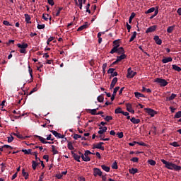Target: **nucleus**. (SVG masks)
<instances>
[{
	"instance_id": "1",
	"label": "nucleus",
	"mask_w": 181,
	"mask_h": 181,
	"mask_svg": "<svg viewBox=\"0 0 181 181\" xmlns=\"http://www.w3.org/2000/svg\"><path fill=\"white\" fill-rule=\"evenodd\" d=\"M161 162L163 163V165H165V168L170 170H181L180 165H177L176 164H173V163L166 161L165 159H162Z\"/></svg>"
},
{
	"instance_id": "2",
	"label": "nucleus",
	"mask_w": 181,
	"mask_h": 181,
	"mask_svg": "<svg viewBox=\"0 0 181 181\" xmlns=\"http://www.w3.org/2000/svg\"><path fill=\"white\" fill-rule=\"evenodd\" d=\"M154 83H158L160 86V87H166V85L168 84V81L163 78H157Z\"/></svg>"
},
{
	"instance_id": "3",
	"label": "nucleus",
	"mask_w": 181,
	"mask_h": 181,
	"mask_svg": "<svg viewBox=\"0 0 181 181\" xmlns=\"http://www.w3.org/2000/svg\"><path fill=\"white\" fill-rule=\"evenodd\" d=\"M113 45H115V46L113 47V48L111 49L110 52L111 54H114V53L117 52V49L119 47V40H116L113 41Z\"/></svg>"
},
{
	"instance_id": "4",
	"label": "nucleus",
	"mask_w": 181,
	"mask_h": 181,
	"mask_svg": "<svg viewBox=\"0 0 181 181\" xmlns=\"http://www.w3.org/2000/svg\"><path fill=\"white\" fill-rule=\"evenodd\" d=\"M136 74V72H134V71H132L131 68H129L127 69V78H134Z\"/></svg>"
},
{
	"instance_id": "5",
	"label": "nucleus",
	"mask_w": 181,
	"mask_h": 181,
	"mask_svg": "<svg viewBox=\"0 0 181 181\" xmlns=\"http://www.w3.org/2000/svg\"><path fill=\"white\" fill-rule=\"evenodd\" d=\"M103 145H104V142L93 144V149H100L101 151H104L105 148L103 146Z\"/></svg>"
},
{
	"instance_id": "6",
	"label": "nucleus",
	"mask_w": 181,
	"mask_h": 181,
	"mask_svg": "<svg viewBox=\"0 0 181 181\" xmlns=\"http://www.w3.org/2000/svg\"><path fill=\"white\" fill-rule=\"evenodd\" d=\"M93 176H103V172L101 171V170H100V168H95L93 169Z\"/></svg>"
},
{
	"instance_id": "7",
	"label": "nucleus",
	"mask_w": 181,
	"mask_h": 181,
	"mask_svg": "<svg viewBox=\"0 0 181 181\" xmlns=\"http://www.w3.org/2000/svg\"><path fill=\"white\" fill-rule=\"evenodd\" d=\"M145 110H146L147 114L151 117H155V115H156V111H155L153 109L146 108Z\"/></svg>"
},
{
	"instance_id": "8",
	"label": "nucleus",
	"mask_w": 181,
	"mask_h": 181,
	"mask_svg": "<svg viewBox=\"0 0 181 181\" xmlns=\"http://www.w3.org/2000/svg\"><path fill=\"white\" fill-rule=\"evenodd\" d=\"M80 155H81V158H82V160L84 162H90V160H91V158H90V157L87 155H86L85 153L83 154L81 152H79Z\"/></svg>"
},
{
	"instance_id": "9",
	"label": "nucleus",
	"mask_w": 181,
	"mask_h": 181,
	"mask_svg": "<svg viewBox=\"0 0 181 181\" xmlns=\"http://www.w3.org/2000/svg\"><path fill=\"white\" fill-rule=\"evenodd\" d=\"M52 134L56 137V138H59L61 139H63L64 138V135L58 133L57 131L52 130Z\"/></svg>"
},
{
	"instance_id": "10",
	"label": "nucleus",
	"mask_w": 181,
	"mask_h": 181,
	"mask_svg": "<svg viewBox=\"0 0 181 181\" xmlns=\"http://www.w3.org/2000/svg\"><path fill=\"white\" fill-rule=\"evenodd\" d=\"M126 107H127V110L129 112H131L132 114H135V110H134L132 109V105H131L130 103H127L126 105Z\"/></svg>"
},
{
	"instance_id": "11",
	"label": "nucleus",
	"mask_w": 181,
	"mask_h": 181,
	"mask_svg": "<svg viewBox=\"0 0 181 181\" xmlns=\"http://www.w3.org/2000/svg\"><path fill=\"white\" fill-rule=\"evenodd\" d=\"M99 131L98 132V134H99V135H103V134L107 132V127H99Z\"/></svg>"
},
{
	"instance_id": "12",
	"label": "nucleus",
	"mask_w": 181,
	"mask_h": 181,
	"mask_svg": "<svg viewBox=\"0 0 181 181\" xmlns=\"http://www.w3.org/2000/svg\"><path fill=\"white\" fill-rule=\"evenodd\" d=\"M117 81H118V78H117V77H115L112 79L111 84H110V90H112V88H114V87H115V84H117Z\"/></svg>"
},
{
	"instance_id": "13",
	"label": "nucleus",
	"mask_w": 181,
	"mask_h": 181,
	"mask_svg": "<svg viewBox=\"0 0 181 181\" xmlns=\"http://www.w3.org/2000/svg\"><path fill=\"white\" fill-rule=\"evenodd\" d=\"M71 155H72L74 159H75V160H76V162H80V159H81V156L75 153L74 151H71Z\"/></svg>"
},
{
	"instance_id": "14",
	"label": "nucleus",
	"mask_w": 181,
	"mask_h": 181,
	"mask_svg": "<svg viewBox=\"0 0 181 181\" xmlns=\"http://www.w3.org/2000/svg\"><path fill=\"white\" fill-rule=\"evenodd\" d=\"M155 30H156V25H153L147 28L146 33H151L152 32H155Z\"/></svg>"
},
{
	"instance_id": "15",
	"label": "nucleus",
	"mask_w": 181,
	"mask_h": 181,
	"mask_svg": "<svg viewBox=\"0 0 181 181\" xmlns=\"http://www.w3.org/2000/svg\"><path fill=\"white\" fill-rule=\"evenodd\" d=\"M115 53H117L119 54H125V50H124V48L122 47L117 48Z\"/></svg>"
},
{
	"instance_id": "16",
	"label": "nucleus",
	"mask_w": 181,
	"mask_h": 181,
	"mask_svg": "<svg viewBox=\"0 0 181 181\" xmlns=\"http://www.w3.org/2000/svg\"><path fill=\"white\" fill-rule=\"evenodd\" d=\"M87 28H88V23H85V24L80 26L77 30L78 32H81V30H84V29H87Z\"/></svg>"
},
{
	"instance_id": "17",
	"label": "nucleus",
	"mask_w": 181,
	"mask_h": 181,
	"mask_svg": "<svg viewBox=\"0 0 181 181\" xmlns=\"http://www.w3.org/2000/svg\"><path fill=\"white\" fill-rule=\"evenodd\" d=\"M172 60H173V59H172V57H165L164 59H162V63L165 64L166 63H170V62H172Z\"/></svg>"
},
{
	"instance_id": "18",
	"label": "nucleus",
	"mask_w": 181,
	"mask_h": 181,
	"mask_svg": "<svg viewBox=\"0 0 181 181\" xmlns=\"http://www.w3.org/2000/svg\"><path fill=\"white\" fill-rule=\"evenodd\" d=\"M35 138H38L39 141H40V142L42 144H47V141H46V139L40 136H37V135H35L34 136Z\"/></svg>"
},
{
	"instance_id": "19",
	"label": "nucleus",
	"mask_w": 181,
	"mask_h": 181,
	"mask_svg": "<svg viewBox=\"0 0 181 181\" xmlns=\"http://www.w3.org/2000/svg\"><path fill=\"white\" fill-rule=\"evenodd\" d=\"M124 59H127V55L125 54H122L120 56L117 57L116 62H121V60H124Z\"/></svg>"
},
{
	"instance_id": "20",
	"label": "nucleus",
	"mask_w": 181,
	"mask_h": 181,
	"mask_svg": "<svg viewBox=\"0 0 181 181\" xmlns=\"http://www.w3.org/2000/svg\"><path fill=\"white\" fill-rule=\"evenodd\" d=\"M154 40H155L156 45H162V40H160V39L159 38V36L156 35V36L154 37Z\"/></svg>"
},
{
	"instance_id": "21",
	"label": "nucleus",
	"mask_w": 181,
	"mask_h": 181,
	"mask_svg": "<svg viewBox=\"0 0 181 181\" xmlns=\"http://www.w3.org/2000/svg\"><path fill=\"white\" fill-rule=\"evenodd\" d=\"M28 44L26 43H23V44H21V43H18L17 44V47L19 48V49H28Z\"/></svg>"
},
{
	"instance_id": "22",
	"label": "nucleus",
	"mask_w": 181,
	"mask_h": 181,
	"mask_svg": "<svg viewBox=\"0 0 181 181\" xmlns=\"http://www.w3.org/2000/svg\"><path fill=\"white\" fill-rule=\"evenodd\" d=\"M130 121L132 122V124H139V122H141V119H136L135 117H132Z\"/></svg>"
},
{
	"instance_id": "23",
	"label": "nucleus",
	"mask_w": 181,
	"mask_h": 181,
	"mask_svg": "<svg viewBox=\"0 0 181 181\" xmlns=\"http://www.w3.org/2000/svg\"><path fill=\"white\" fill-rule=\"evenodd\" d=\"M172 67H173V70H175V71H178V72L181 71V68L176 64H173Z\"/></svg>"
},
{
	"instance_id": "24",
	"label": "nucleus",
	"mask_w": 181,
	"mask_h": 181,
	"mask_svg": "<svg viewBox=\"0 0 181 181\" xmlns=\"http://www.w3.org/2000/svg\"><path fill=\"white\" fill-rule=\"evenodd\" d=\"M52 146V152L54 155H57L59 153V151H57V148H56V146L54 145L51 146Z\"/></svg>"
},
{
	"instance_id": "25",
	"label": "nucleus",
	"mask_w": 181,
	"mask_h": 181,
	"mask_svg": "<svg viewBox=\"0 0 181 181\" xmlns=\"http://www.w3.org/2000/svg\"><path fill=\"white\" fill-rule=\"evenodd\" d=\"M67 148L68 149H69V151H74V146H73V143L70 141L68 142Z\"/></svg>"
},
{
	"instance_id": "26",
	"label": "nucleus",
	"mask_w": 181,
	"mask_h": 181,
	"mask_svg": "<svg viewBox=\"0 0 181 181\" xmlns=\"http://www.w3.org/2000/svg\"><path fill=\"white\" fill-rule=\"evenodd\" d=\"M129 172L131 175H135V173H138L137 168H132L129 170Z\"/></svg>"
},
{
	"instance_id": "27",
	"label": "nucleus",
	"mask_w": 181,
	"mask_h": 181,
	"mask_svg": "<svg viewBox=\"0 0 181 181\" xmlns=\"http://www.w3.org/2000/svg\"><path fill=\"white\" fill-rule=\"evenodd\" d=\"M25 18V22L27 23H31L30 22V16L29 14H24Z\"/></svg>"
},
{
	"instance_id": "28",
	"label": "nucleus",
	"mask_w": 181,
	"mask_h": 181,
	"mask_svg": "<svg viewBox=\"0 0 181 181\" xmlns=\"http://www.w3.org/2000/svg\"><path fill=\"white\" fill-rule=\"evenodd\" d=\"M97 110H98V108L96 109H90V114H91V115H97Z\"/></svg>"
},
{
	"instance_id": "29",
	"label": "nucleus",
	"mask_w": 181,
	"mask_h": 181,
	"mask_svg": "<svg viewBox=\"0 0 181 181\" xmlns=\"http://www.w3.org/2000/svg\"><path fill=\"white\" fill-rule=\"evenodd\" d=\"M22 175H23V176L25 177V179H28V177H29V174H28V173H26V172L25 171V169H23V170H22Z\"/></svg>"
},
{
	"instance_id": "30",
	"label": "nucleus",
	"mask_w": 181,
	"mask_h": 181,
	"mask_svg": "<svg viewBox=\"0 0 181 181\" xmlns=\"http://www.w3.org/2000/svg\"><path fill=\"white\" fill-rule=\"evenodd\" d=\"M101 168L105 172H110V167L106 166L105 165H102Z\"/></svg>"
},
{
	"instance_id": "31",
	"label": "nucleus",
	"mask_w": 181,
	"mask_h": 181,
	"mask_svg": "<svg viewBox=\"0 0 181 181\" xmlns=\"http://www.w3.org/2000/svg\"><path fill=\"white\" fill-rule=\"evenodd\" d=\"M155 11H156V10H155V8H154V7H152V8H149L148 10H147V11L145 12V13H146V14L152 13V12H155Z\"/></svg>"
},
{
	"instance_id": "32",
	"label": "nucleus",
	"mask_w": 181,
	"mask_h": 181,
	"mask_svg": "<svg viewBox=\"0 0 181 181\" xmlns=\"http://www.w3.org/2000/svg\"><path fill=\"white\" fill-rule=\"evenodd\" d=\"M37 165H39L36 161L33 160L32 164V168L33 170H36V168H37Z\"/></svg>"
},
{
	"instance_id": "33",
	"label": "nucleus",
	"mask_w": 181,
	"mask_h": 181,
	"mask_svg": "<svg viewBox=\"0 0 181 181\" xmlns=\"http://www.w3.org/2000/svg\"><path fill=\"white\" fill-rule=\"evenodd\" d=\"M135 37H136V31H134L133 33V35H132V37H131V38L129 40V42H133V40H135Z\"/></svg>"
},
{
	"instance_id": "34",
	"label": "nucleus",
	"mask_w": 181,
	"mask_h": 181,
	"mask_svg": "<svg viewBox=\"0 0 181 181\" xmlns=\"http://www.w3.org/2000/svg\"><path fill=\"white\" fill-rule=\"evenodd\" d=\"M173 29H175V26H169L167 29L168 33H172V32H173Z\"/></svg>"
},
{
	"instance_id": "35",
	"label": "nucleus",
	"mask_w": 181,
	"mask_h": 181,
	"mask_svg": "<svg viewBox=\"0 0 181 181\" xmlns=\"http://www.w3.org/2000/svg\"><path fill=\"white\" fill-rule=\"evenodd\" d=\"M97 100H98V101L99 103H103V101H104V96L103 95H99L98 97Z\"/></svg>"
},
{
	"instance_id": "36",
	"label": "nucleus",
	"mask_w": 181,
	"mask_h": 181,
	"mask_svg": "<svg viewBox=\"0 0 181 181\" xmlns=\"http://www.w3.org/2000/svg\"><path fill=\"white\" fill-rule=\"evenodd\" d=\"M148 163H149V165L151 166H155L156 165V162L153 160H148Z\"/></svg>"
},
{
	"instance_id": "37",
	"label": "nucleus",
	"mask_w": 181,
	"mask_h": 181,
	"mask_svg": "<svg viewBox=\"0 0 181 181\" xmlns=\"http://www.w3.org/2000/svg\"><path fill=\"white\" fill-rule=\"evenodd\" d=\"M170 145H171V146H174L175 148L180 146L177 141H173V143H170Z\"/></svg>"
},
{
	"instance_id": "38",
	"label": "nucleus",
	"mask_w": 181,
	"mask_h": 181,
	"mask_svg": "<svg viewBox=\"0 0 181 181\" xmlns=\"http://www.w3.org/2000/svg\"><path fill=\"white\" fill-rule=\"evenodd\" d=\"M22 152H23L25 153V155H30V152H32L31 149H28V150H22Z\"/></svg>"
},
{
	"instance_id": "39",
	"label": "nucleus",
	"mask_w": 181,
	"mask_h": 181,
	"mask_svg": "<svg viewBox=\"0 0 181 181\" xmlns=\"http://www.w3.org/2000/svg\"><path fill=\"white\" fill-rule=\"evenodd\" d=\"M118 90H119V86L115 87V88H114L112 95H117V93H118Z\"/></svg>"
},
{
	"instance_id": "40",
	"label": "nucleus",
	"mask_w": 181,
	"mask_h": 181,
	"mask_svg": "<svg viewBox=\"0 0 181 181\" xmlns=\"http://www.w3.org/2000/svg\"><path fill=\"white\" fill-rule=\"evenodd\" d=\"M159 13V10L157 8L155 12H154V14L152 15L151 17H150V19H153L155 18V16H156V15H158V13Z\"/></svg>"
},
{
	"instance_id": "41",
	"label": "nucleus",
	"mask_w": 181,
	"mask_h": 181,
	"mask_svg": "<svg viewBox=\"0 0 181 181\" xmlns=\"http://www.w3.org/2000/svg\"><path fill=\"white\" fill-rule=\"evenodd\" d=\"M105 121H107V122H110V121H112V116H106L105 117Z\"/></svg>"
},
{
	"instance_id": "42",
	"label": "nucleus",
	"mask_w": 181,
	"mask_h": 181,
	"mask_svg": "<svg viewBox=\"0 0 181 181\" xmlns=\"http://www.w3.org/2000/svg\"><path fill=\"white\" fill-rule=\"evenodd\" d=\"M145 91H146V93H152V90L149 88H146L145 87H142V92L145 93Z\"/></svg>"
},
{
	"instance_id": "43",
	"label": "nucleus",
	"mask_w": 181,
	"mask_h": 181,
	"mask_svg": "<svg viewBox=\"0 0 181 181\" xmlns=\"http://www.w3.org/2000/svg\"><path fill=\"white\" fill-rule=\"evenodd\" d=\"M175 98H176V94L173 93V94L168 98V100H169V101H172V100H175Z\"/></svg>"
},
{
	"instance_id": "44",
	"label": "nucleus",
	"mask_w": 181,
	"mask_h": 181,
	"mask_svg": "<svg viewBox=\"0 0 181 181\" xmlns=\"http://www.w3.org/2000/svg\"><path fill=\"white\" fill-rule=\"evenodd\" d=\"M134 18H135V13H132L130 16L129 19V23H131L132 22V19H134Z\"/></svg>"
},
{
	"instance_id": "45",
	"label": "nucleus",
	"mask_w": 181,
	"mask_h": 181,
	"mask_svg": "<svg viewBox=\"0 0 181 181\" xmlns=\"http://www.w3.org/2000/svg\"><path fill=\"white\" fill-rule=\"evenodd\" d=\"M181 117V112L178 111L177 112L175 113L174 118H180Z\"/></svg>"
},
{
	"instance_id": "46",
	"label": "nucleus",
	"mask_w": 181,
	"mask_h": 181,
	"mask_svg": "<svg viewBox=\"0 0 181 181\" xmlns=\"http://www.w3.org/2000/svg\"><path fill=\"white\" fill-rule=\"evenodd\" d=\"M49 14H42V19L44 21H49Z\"/></svg>"
},
{
	"instance_id": "47",
	"label": "nucleus",
	"mask_w": 181,
	"mask_h": 181,
	"mask_svg": "<svg viewBox=\"0 0 181 181\" xmlns=\"http://www.w3.org/2000/svg\"><path fill=\"white\" fill-rule=\"evenodd\" d=\"M112 169H118V165L117 164L116 161L112 163Z\"/></svg>"
},
{
	"instance_id": "48",
	"label": "nucleus",
	"mask_w": 181,
	"mask_h": 181,
	"mask_svg": "<svg viewBox=\"0 0 181 181\" xmlns=\"http://www.w3.org/2000/svg\"><path fill=\"white\" fill-rule=\"evenodd\" d=\"M3 25H5V26H12V24L9 23L8 21H4Z\"/></svg>"
},
{
	"instance_id": "49",
	"label": "nucleus",
	"mask_w": 181,
	"mask_h": 181,
	"mask_svg": "<svg viewBox=\"0 0 181 181\" xmlns=\"http://www.w3.org/2000/svg\"><path fill=\"white\" fill-rule=\"evenodd\" d=\"M122 110L121 108H117L115 110V114H122Z\"/></svg>"
},
{
	"instance_id": "50",
	"label": "nucleus",
	"mask_w": 181,
	"mask_h": 181,
	"mask_svg": "<svg viewBox=\"0 0 181 181\" xmlns=\"http://www.w3.org/2000/svg\"><path fill=\"white\" fill-rule=\"evenodd\" d=\"M114 71H115V69L114 68H110L107 71V74H112V73H114Z\"/></svg>"
},
{
	"instance_id": "51",
	"label": "nucleus",
	"mask_w": 181,
	"mask_h": 181,
	"mask_svg": "<svg viewBox=\"0 0 181 181\" xmlns=\"http://www.w3.org/2000/svg\"><path fill=\"white\" fill-rule=\"evenodd\" d=\"M21 49L19 50L20 53H22L23 54H26V48H20Z\"/></svg>"
},
{
	"instance_id": "52",
	"label": "nucleus",
	"mask_w": 181,
	"mask_h": 181,
	"mask_svg": "<svg viewBox=\"0 0 181 181\" xmlns=\"http://www.w3.org/2000/svg\"><path fill=\"white\" fill-rule=\"evenodd\" d=\"M45 24H38L37 26V29H45Z\"/></svg>"
},
{
	"instance_id": "53",
	"label": "nucleus",
	"mask_w": 181,
	"mask_h": 181,
	"mask_svg": "<svg viewBox=\"0 0 181 181\" xmlns=\"http://www.w3.org/2000/svg\"><path fill=\"white\" fill-rule=\"evenodd\" d=\"M141 93H139V92H135L134 93V95H135V97H136V98H141Z\"/></svg>"
},
{
	"instance_id": "54",
	"label": "nucleus",
	"mask_w": 181,
	"mask_h": 181,
	"mask_svg": "<svg viewBox=\"0 0 181 181\" xmlns=\"http://www.w3.org/2000/svg\"><path fill=\"white\" fill-rule=\"evenodd\" d=\"M117 135L119 139L124 138V133L122 132L117 133Z\"/></svg>"
},
{
	"instance_id": "55",
	"label": "nucleus",
	"mask_w": 181,
	"mask_h": 181,
	"mask_svg": "<svg viewBox=\"0 0 181 181\" xmlns=\"http://www.w3.org/2000/svg\"><path fill=\"white\" fill-rule=\"evenodd\" d=\"M138 160H139V158H138V157H134L131 159V161L134 163H137Z\"/></svg>"
},
{
	"instance_id": "56",
	"label": "nucleus",
	"mask_w": 181,
	"mask_h": 181,
	"mask_svg": "<svg viewBox=\"0 0 181 181\" xmlns=\"http://www.w3.org/2000/svg\"><path fill=\"white\" fill-rule=\"evenodd\" d=\"M47 141H54V139H52V134H49L47 136Z\"/></svg>"
},
{
	"instance_id": "57",
	"label": "nucleus",
	"mask_w": 181,
	"mask_h": 181,
	"mask_svg": "<svg viewBox=\"0 0 181 181\" xmlns=\"http://www.w3.org/2000/svg\"><path fill=\"white\" fill-rule=\"evenodd\" d=\"M78 138H81V135H79V134H74V139L75 140L78 139Z\"/></svg>"
},
{
	"instance_id": "58",
	"label": "nucleus",
	"mask_w": 181,
	"mask_h": 181,
	"mask_svg": "<svg viewBox=\"0 0 181 181\" xmlns=\"http://www.w3.org/2000/svg\"><path fill=\"white\" fill-rule=\"evenodd\" d=\"M47 2L49 5H51V6H53V5H54V1L53 0H47Z\"/></svg>"
},
{
	"instance_id": "59",
	"label": "nucleus",
	"mask_w": 181,
	"mask_h": 181,
	"mask_svg": "<svg viewBox=\"0 0 181 181\" xmlns=\"http://www.w3.org/2000/svg\"><path fill=\"white\" fill-rule=\"evenodd\" d=\"M62 177H63V175H62V173H58L56 175L57 179H62Z\"/></svg>"
},
{
	"instance_id": "60",
	"label": "nucleus",
	"mask_w": 181,
	"mask_h": 181,
	"mask_svg": "<svg viewBox=\"0 0 181 181\" xmlns=\"http://www.w3.org/2000/svg\"><path fill=\"white\" fill-rule=\"evenodd\" d=\"M12 141H13V136H8V142L11 143V142H12Z\"/></svg>"
},
{
	"instance_id": "61",
	"label": "nucleus",
	"mask_w": 181,
	"mask_h": 181,
	"mask_svg": "<svg viewBox=\"0 0 181 181\" xmlns=\"http://www.w3.org/2000/svg\"><path fill=\"white\" fill-rule=\"evenodd\" d=\"M1 172H4V170H5V164H4V163H1Z\"/></svg>"
},
{
	"instance_id": "62",
	"label": "nucleus",
	"mask_w": 181,
	"mask_h": 181,
	"mask_svg": "<svg viewBox=\"0 0 181 181\" xmlns=\"http://www.w3.org/2000/svg\"><path fill=\"white\" fill-rule=\"evenodd\" d=\"M3 148H6V149H13L12 146H9V145H4Z\"/></svg>"
},
{
	"instance_id": "63",
	"label": "nucleus",
	"mask_w": 181,
	"mask_h": 181,
	"mask_svg": "<svg viewBox=\"0 0 181 181\" xmlns=\"http://www.w3.org/2000/svg\"><path fill=\"white\" fill-rule=\"evenodd\" d=\"M43 159H45L46 162H49V156L47 155L43 156Z\"/></svg>"
},
{
	"instance_id": "64",
	"label": "nucleus",
	"mask_w": 181,
	"mask_h": 181,
	"mask_svg": "<svg viewBox=\"0 0 181 181\" xmlns=\"http://www.w3.org/2000/svg\"><path fill=\"white\" fill-rule=\"evenodd\" d=\"M91 151H90L89 150H86L84 153L85 155H87L88 156V155H91Z\"/></svg>"
}]
</instances>
